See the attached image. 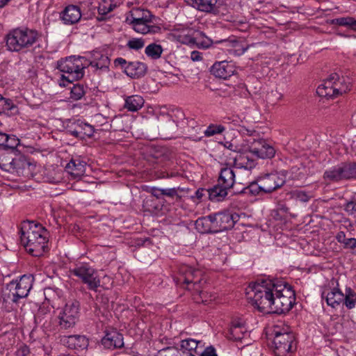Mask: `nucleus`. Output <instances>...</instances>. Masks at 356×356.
<instances>
[{"label":"nucleus","instance_id":"nucleus-7","mask_svg":"<svg viewBox=\"0 0 356 356\" xmlns=\"http://www.w3.org/2000/svg\"><path fill=\"white\" fill-rule=\"evenodd\" d=\"M323 177L331 181L356 179V162L341 163L326 170Z\"/></svg>","mask_w":356,"mask_h":356},{"label":"nucleus","instance_id":"nucleus-51","mask_svg":"<svg viewBox=\"0 0 356 356\" xmlns=\"http://www.w3.org/2000/svg\"><path fill=\"white\" fill-rule=\"evenodd\" d=\"M17 353L19 356H27L30 353V349L26 345H22L18 348Z\"/></svg>","mask_w":356,"mask_h":356},{"label":"nucleus","instance_id":"nucleus-27","mask_svg":"<svg viewBox=\"0 0 356 356\" xmlns=\"http://www.w3.org/2000/svg\"><path fill=\"white\" fill-rule=\"evenodd\" d=\"M192 6L202 12L211 13L214 10L217 0H186Z\"/></svg>","mask_w":356,"mask_h":356},{"label":"nucleus","instance_id":"nucleus-5","mask_svg":"<svg viewBox=\"0 0 356 356\" xmlns=\"http://www.w3.org/2000/svg\"><path fill=\"white\" fill-rule=\"evenodd\" d=\"M83 57L73 56L58 61L57 68L64 73L61 75V81L72 83L83 76Z\"/></svg>","mask_w":356,"mask_h":356},{"label":"nucleus","instance_id":"nucleus-61","mask_svg":"<svg viewBox=\"0 0 356 356\" xmlns=\"http://www.w3.org/2000/svg\"><path fill=\"white\" fill-rule=\"evenodd\" d=\"M227 148H228L230 150H232V151H236L234 147H236L235 146H234L233 144H232L231 143H229V142H227L226 143V145H225Z\"/></svg>","mask_w":356,"mask_h":356},{"label":"nucleus","instance_id":"nucleus-49","mask_svg":"<svg viewBox=\"0 0 356 356\" xmlns=\"http://www.w3.org/2000/svg\"><path fill=\"white\" fill-rule=\"evenodd\" d=\"M161 194L162 195H166L170 197H174L175 196H177V190L173 188H167V189H161Z\"/></svg>","mask_w":356,"mask_h":356},{"label":"nucleus","instance_id":"nucleus-33","mask_svg":"<svg viewBox=\"0 0 356 356\" xmlns=\"http://www.w3.org/2000/svg\"><path fill=\"white\" fill-rule=\"evenodd\" d=\"M162 122L161 129L164 131H175L177 129V124L169 114H162L161 115Z\"/></svg>","mask_w":356,"mask_h":356},{"label":"nucleus","instance_id":"nucleus-3","mask_svg":"<svg viewBox=\"0 0 356 356\" xmlns=\"http://www.w3.org/2000/svg\"><path fill=\"white\" fill-rule=\"evenodd\" d=\"M40 37V35L35 30L17 28L10 31L5 40L9 51L19 52L32 47Z\"/></svg>","mask_w":356,"mask_h":356},{"label":"nucleus","instance_id":"nucleus-58","mask_svg":"<svg viewBox=\"0 0 356 356\" xmlns=\"http://www.w3.org/2000/svg\"><path fill=\"white\" fill-rule=\"evenodd\" d=\"M150 193L154 197H156V198H160L162 195V194H161L160 188H152Z\"/></svg>","mask_w":356,"mask_h":356},{"label":"nucleus","instance_id":"nucleus-30","mask_svg":"<svg viewBox=\"0 0 356 356\" xmlns=\"http://www.w3.org/2000/svg\"><path fill=\"white\" fill-rule=\"evenodd\" d=\"M144 99L139 95H131L125 99L124 108L128 111L135 112L143 107Z\"/></svg>","mask_w":356,"mask_h":356},{"label":"nucleus","instance_id":"nucleus-53","mask_svg":"<svg viewBox=\"0 0 356 356\" xmlns=\"http://www.w3.org/2000/svg\"><path fill=\"white\" fill-rule=\"evenodd\" d=\"M346 211H356V200H351L345 206Z\"/></svg>","mask_w":356,"mask_h":356},{"label":"nucleus","instance_id":"nucleus-9","mask_svg":"<svg viewBox=\"0 0 356 356\" xmlns=\"http://www.w3.org/2000/svg\"><path fill=\"white\" fill-rule=\"evenodd\" d=\"M79 316V302H68L58 316L60 329L67 330L75 325Z\"/></svg>","mask_w":356,"mask_h":356},{"label":"nucleus","instance_id":"nucleus-48","mask_svg":"<svg viewBox=\"0 0 356 356\" xmlns=\"http://www.w3.org/2000/svg\"><path fill=\"white\" fill-rule=\"evenodd\" d=\"M351 17H339L334 20V23L339 26H350Z\"/></svg>","mask_w":356,"mask_h":356},{"label":"nucleus","instance_id":"nucleus-43","mask_svg":"<svg viewBox=\"0 0 356 356\" xmlns=\"http://www.w3.org/2000/svg\"><path fill=\"white\" fill-rule=\"evenodd\" d=\"M198 343V341L192 339L182 340L181 342V348L184 350L190 352V355H192L191 351L196 353Z\"/></svg>","mask_w":356,"mask_h":356},{"label":"nucleus","instance_id":"nucleus-28","mask_svg":"<svg viewBox=\"0 0 356 356\" xmlns=\"http://www.w3.org/2000/svg\"><path fill=\"white\" fill-rule=\"evenodd\" d=\"M234 166L238 168H244L245 170H251L256 165L255 160L250 158L248 156L239 154L234 159Z\"/></svg>","mask_w":356,"mask_h":356},{"label":"nucleus","instance_id":"nucleus-1","mask_svg":"<svg viewBox=\"0 0 356 356\" xmlns=\"http://www.w3.org/2000/svg\"><path fill=\"white\" fill-rule=\"evenodd\" d=\"M21 243L33 257H40L47 248V231L40 223L24 221L20 229Z\"/></svg>","mask_w":356,"mask_h":356},{"label":"nucleus","instance_id":"nucleus-26","mask_svg":"<svg viewBox=\"0 0 356 356\" xmlns=\"http://www.w3.org/2000/svg\"><path fill=\"white\" fill-rule=\"evenodd\" d=\"M227 188L218 183L213 187L207 189V195L210 200L213 202H220L225 199L227 195Z\"/></svg>","mask_w":356,"mask_h":356},{"label":"nucleus","instance_id":"nucleus-50","mask_svg":"<svg viewBox=\"0 0 356 356\" xmlns=\"http://www.w3.org/2000/svg\"><path fill=\"white\" fill-rule=\"evenodd\" d=\"M200 356H218V355L216 354L214 347L210 346L204 349V350L200 354Z\"/></svg>","mask_w":356,"mask_h":356},{"label":"nucleus","instance_id":"nucleus-23","mask_svg":"<svg viewBox=\"0 0 356 356\" xmlns=\"http://www.w3.org/2000/svg\"><path fill=\"white\" fill-rule=\"evenodd\" d=\"M195 229L201 233H215L216 228L212 214L199 218L195 223Z\"/></svg>","mask_w":356,"mask_h":356},{"label":"nucleus","instance_id":"nucleus-63","mask_svg":"<svg viewBox=\"0 0 356 356\" xmlns=\"http://www.w3.org/2000/svg\"><path fill=\"white\" fill-rule=\"evenodd\" d=\"M106 17H105V15H99V16L96 17V19L99 22L104 21V20H106Z\"/></svg>","mask_w":356,"mask_h":356},{"label":"nucleus","instance_id":"nucleus-13","mask_svg":"<svg viewBox=\"0 0 356 356\" xmlns=\"http://www.w3.org/2000/svg\"><path fill=\"white\" fill-rule=\"evenodd\" d=\"M259 178L265 193H270L283 186L286 183L285 176L277 172L266 174Z\"/></svg>","mask_w":356,"mask_h":356},{"label":"nucleus","instance_id":"nucleus-18","mask_svg":"<svg viewBox=\"0 0 356 356\" xmlns=\"http://www.w3.org/2000/svg\"><path fill=\"white\" fill-rule=\"evenodd\" d=\"M61 341L67 347L77 350L86 349L89 344L88 339L83 335L64 336Z\"/></svg>","mask_w":356,"mask_h":356},{"label":"nucleus","instance_id":"nucleus-59","mask_svg":"<svg viewBox=\"0 0 356 356\" xmlns=\"http://www.w3.org/2000/svg\"><path fill=\"white\" fill-rule=\"evenodd\" d=\"M337 238L339 243H343L344 242V240L346 239V236H345L344 232H340L339 233H338V234L337 236Z\"/></svg>","mask_w":356,"mask_h":356},{"label":"nucleus","instance_id":"nucleus-34","mask_svg":"<svg viewBox=\"0 0 356 356\" xmlns=\"http://www.w3.org/2000/svg\"><path fill=\"white\" fill-rule=\"evenodd\" d=\"M334 90L337 95H342L343 93L347 92L349 89V82L346 81V79L343 76L340 77L337 79L333 80Z\"/></svg>","mask_w":356,"mask_h":356},{"label":"nucleus","instance_id":"nucleus-52","mask_svg":"<svg viewBox=\"0 0 356 356\" xmlns=\"http://www.w3.org/2000/svg\"><path fill=\"white\" fill-rule=\"evenodd\" d=\"M151 17L152 15L150 14L149 11L144 10L141 17H138L136 19H141L143 21H144V22L149 23L152 22Z\"/></svg>","mask_w":356,"mask_h":356},{"label":"nucleus","instance_id":"nucleus-56","mask_svg":"<svg viewBox=\"0 0 356 356\" xmlns=\"http://www.w3.org/2000/svg\"><path fill=\"white\" fill-rule=\"evenodd\" d=\"M68 131L70 133V134L72 136H74L76 138H79V137L82 138L81 130H80V129L76 126L74 129H73V130L70 129Z\"/></svg>","mask_w":356,"mask_h":356},{"label":"nucleus","instance_id":"nucleus-42","mask_svg":"<svg viewBox=\"0 0 356 356\" xmlns=\"http://www.w3.org/2000/svg\"><path fill=\"white\" fill-rule=\"evenodd\" d=\"M86 91L83 85L74 84L71 88L70 97L74 100H79L85 95Z\"/></svg>","mask_w":356,"mask_h":356},{"label":"nucleus","instance_id":"nucleus-35","mask_svg":"<svg viewBox=\"0 0 356 356\" xmlns=\"http://www.w3.org/2000/svg\"><path fill=\"white\" fill-rule=\"evenodd\" d=\"M163 51L161 45L152 43L146 47L145 53L152 59L156 60L161 58Z\"/></svg>","mask_w":356,"mask_h":356},{"label":"nucleus","instance_id":"nucleus-29","mask_svg":"<svg viewBox=\"0 0 356 356\" xmlns=\"http://www.w3.org/2000/svg\"><path fill=\"white\" fill-rule=\"evenodd\" d=\"M110 65L109 58L100 53L94 54L93 60L90 62V65L96 68L97 70H105L108 69Z\"/></svg>","mask_w":356,"mask_h":356},{"label":"nucleus","instance_id":"nucleus-60","mask_svg":"<svg viewBox=\"0 0 356 356\" xmlns=\"http://www.w3.org/2000/svg\"><path fill=\"white\" fill-rule=\"evenodd\" d=\"M350 27L354 30H356V19H355L353 17H351Z\"/></svg>","mask_w":356,"mask_h":356},{"label":"nucleus","instance_id":"nucleus-38","mask_svg":"<svg viewBox=\"0 0 356 356\" xmlns=\"http://www.w3.org/2000/svg\"><path fill=\"white\" fill-rule=\"evenodd\" d=\"M343 302L348 309L355 307L356 303L355 293L350 288L346 289Z\"/></svg>","mask_w":356,"mask_h":356},{"label":"nucleus","instance_id":"nucleus-32","mask_svg":"<svg viewBox=\"0 0 356 356\" xmlns=\"http://www.w3.org/2000/svg\"><path fill=\"white\" fill-rule=\"evenodd\" d=\"M7 113L8 115H15L18 113V108L12 100L4 98L0 95V114Z\"/></svg>","mask_w":356,"mask_h":356},{"label":"nucleus","instance_id":"nucleus-41","mask_svg":"<svg viewBox=\"0 0 356 356\" xmlns=\"http://www.w3.org/2000/svg\"><path fill=\"white\" fill-rule=\"evenodd\" d=\"M74 124L78 127L80 130H81V136L83 138L85 136L91 137L94 134L93 127L83 122L78 120L76 122H74Z\"/></svg>","mask_w":356,"mask_h":356},{"label":"nucleus","instance_id":"nucleus-2","mask_svg":"<svg viewBox=\"0 0 356 356\" xmlns=\"http://www.w3.org/2000/svg\"><path fill=\"white\" fill-rule=\"evenodd\" d=\"M276 284L277 282L264 279L249 284L246 294L252 300L253 305L260 312L272 313Z\"/></svg>","mask_w":356,"mask_h":356},{"label":"nucleus","instance_id":"nucleus-11","mask_svg":"<svg viewBox=\"0 0 356 356\" xmlns=\"http://www.w3.org/2000/svg\"><path fill=\"white\" fill-rule=\"evenodd\" d=\"M294 336L291 332H276L273 339L275 356H288L292 351Z\"/></svg>","mask_w":356,"mask_h":356},{"label":"nucleus","instance_id":"nucleus-57","mask_svg":"<svg viewBox=\"0 0 356 356\" xmlns=\"http://www.w3.org/2000/svg\"><path fill=\"white\" fill-rule=\"evenodd\" d=\"M143 10H144L143 9L138 8V9H135L133 11H131V16L132 19H134V18H137L138 17H141Z\"/></svg>","mask_w":356,"mask_h":356},{"label":"nucleus","instance_id":"nucleus-14","mask_svg":"<svg viewBox=\"0 0 356 356\" xmlns=\"http://www.w3.org/2000/svg\"><path fill=\"white\" fill-rule=\"evenodd\" d=\"M250 152L260 159H271L275 156V150L273 146L268 144L264 139H254L251 143Z\"/></svg>","mask_w":356,"mask_h":356},{"label":"nucleus","instance_id":"nucleus-24","mask_svg":"<svg viewBox=\"0 0 356 356\" xmlns=\"http://www.w3.org/2000/svg\"><path fill=\"white\" fill-rule=\"evenodd\" d=\"M322 298H325L326 302L329 306L334 308L343 302L344 294L338 288L335 287L327 293L323 291L322 293Z\"/></svg>","mask_w":356,"mask_h":356},{"label":"nucleus","instance_id":"nucleus-22","mask_svg":"<svg viewBox=\"0 0 356 356\" xmlns=\"http://www.w3.org/2000/svg\"><path fill=\"white\" fill-rule=\"evenodd\" d=\"M218 183L230 189L235 183V172L232 168L225 167L220 170Z\"/></svg>","mask_w":356,"mask_h":356},{"label":"nucleus","instance_id":"nucleus-6","mask_svg":"<svg viewBox=\"0 0 356 356\" xmlns=\"http://www.w3.org/2000/svg\"><path fill=\"white\" fill-rule=\"evenodd\" d=\"M33 280V275H24L19 280L10 282L6 289L9 292L3 294V300L17 302L19 299L26 298L32 288Z\"/></svg>","mask_w":356,"mask_h":356},{"label":"nucleus","instance_id":"nucleus-31","mask_svg":"<svg viewBox=\"0 0 356 356\" xmlns=\"http://www.w3.org/2000/svg\"><path fill=\"white\" fill-rule=\"evenodd\" d=\"M19 144V140L15 136H9L3 132L0 134V146H3L4 149L14 151Z\"/></svg>","mask_w":356,"mask_h":356},{"label":"nucleus","instance_id":"nucleus-40","mask_svg":"<svg viewBox=\"0 0 356 356\" xmlns=\"http://www.w3.org/2000/svg\"><path fill=\"white\" fill-rule=\"evenodd\" d=\"M225 130V127L221 124H211L204 131V136L211 137L216 134H220Z\"/></svg>","mask_w":356,"mask_h":356},{"label":"nucleus","instance_id":"nucleus-16","mask_svg":"<svg viewBox=\"0 0 356 356\" xmlns=\"http://www.w3.org/2000/svg\"><path fill=\"white\" fill-rule=\"evenodd\" d=\"M102 345L106 348H120L123 347V336L117 330L113 329L106 332L102 339Z\"/></svg>","mask_w":356,"mask_h":356},{"label":"nucleus","instance_id":"nucleus-55","mask_svg":"<svg viewBox=\"0 0 356 356\" xmlns=\"http://www.w3.org/2000/svg\"><path fill=\"white\" fill-rule=\"evenodd\" d=\"M206 194L207 195V190L204 188H199L195 192V197L197 199L200 200Z\"/></svg>","mask_w":356,"mask_h":356},{"label":"nucleus","instance_id":"nucleus-17","mask_svg":"<svg viewBox=\"0 0 356 356\" xmlns=\"http://www.w3.org/2000/svg\"><path fill=\"white\" fill-rule=\"evenodd\" d=\"M234 65L226 60L215 63L211 69V72L216 77L227 79L234 73Z\"/></svg>","mask_w":356,"mask_h":356},{"label":"nucleus","instance_id":"nucleus-19","mask_svg":"<svg viewBox=\"0 0 356 356\" xmlns=\"http://www.w3.org/2000/svg\"><path fill=\"white\" fill-rule=\"evenodd\" d=\"M339 74L337 73H332L330 75L329 78L323 81V83L319 85L316 89V93L320 97H337L335 90L333 87V80L337 79Z\"/></svg>","mask_w":356,"mask_h":356},{"label":"nucleus","instance_id":"nucleus-8","mask_svg":"<svg viewBox=\"0 0 356 356\" xmlns=\"http://www.w3.org/2000/svg\"><path fill=\"white\" fill-rule=\"evenodd\" d=\"M71 273L79 277L84 284H87L90 290L97 291L99 286L105 289L110 288V286H104L100 284V280L97 276V271L88 264H83L75 267L71 270Z\"/></svg>","mask_w":356,"mask_h":356},{"label":"nucleus","instance_id":"nucleus-45","mask_svg":"<svg viewBox=\"0 0 356 356\" xmlns=\"http://www.w3.org/2000/svg\"><path fill=\"white\" fill-rule=\"evenodd\" d=\"M190 44H195L198 48L207 49L211 46L212 41L206 38L202 41H200L197 38H190L188 41Z\"/></svg>","mask_w":356,"mask_h":356},{"label":"nucleus","instance_id":"nucleus-64","mask_svg":"<svg viewBox=\"0 0 356 356\" xmlns=\"http://www.w3.org/2000/svg\"><path fill=\"white\" fill-rule=\"evenodd\" d=\"M9 0H0V8H3L8 3Z\"/></svg>","mask_w":356,"mask_h":356},{"label":"nucleus","instance_id":"nucleus-15","mask_svg":"<svg viewBox=\"0 0 356 356\" xmlns=\"http://www.w3.org/2000/svg\"><path fill=\"white\" fill-rule=\"evenodd\" d=\"M180 277L178 278L180 282H183L187 285L193 284V289L197 291L199 289L196 287L201 282L200 276L202 273L199 270L194 269L188 266H183L180 268Z\"/></svg>","mask_w":356,"mask_h":356},{"label":"nucleus","instance_id":"nucleus-25","mask_svg":"<svg viewBox=\"0 0 356 356\" xmlns=\"http://www.w3.org/2000/svg\"><path fill=\"white\" fill-rule=\"evenodd\" d=\"M133 25L134 29L140 33H156L160 31L161 28L158 26H149L146 22H144L141 19H131V22Z\"/></svg>","mask_w":356,"mask_h":356},{"label":"nucleus","instance_id":"nucleus-37","mask_svg":"<svg viewBox=\"0 0 356 356\" xmlns=\"http://www.w3.org/2000/svg\"><path fill=\"white\" fill-rule=\"evenodd\" d=\"M291 197L296 201L307 202L312 197V195L301 190H293L290 193Z\"/></svg>","mask_w":356,"mask_h":356},{"label":"nucleus","instance_id":"nucleus-54","mask_svg":"<svg viewBox=\"0 0 356 356\" xmlns=\"http://www.w3.org/2000/svg\"><path fill=\"white\" fill-rule=\"evenodd\" d=\"M191 58L193 61L202 60L201 53L197 51H193L191 54Z\"/></svg>","mask_w":356,"mask_h":356},{"label":"nucleus","instance_id":"nucleus-12","mask_svg":"<svg viewBox=\"0 0 356 356\" xmlns=\"http://www.w3.org/2000/svg\"><path fill=\"white\" fill-rule=\"evenodd\" d=\"M216 232H222L232 229L239 220V215L229 211H224L212 214Z\"/></svg>","mask_w":356,"mask_h":356},{"label":"nucleus","instance_id":"nucleus-36","mask_svg":"<svg viewBox=\"0 0 356 356\" xmlns=\"http://www.w3.org/2000/svg\"><path fill=\"white\" fill-rule=\"evenodd\" d=\"M245 332V330L241 323H234L229 330V339L235 341H240L243 339Z\"/></svg>","mask_w":356,"mask_h":356},{"label":"nucleus","instance_id":"nucleus-20","mask_svg":"<svg viewBox=\"0 0 356 356\" xmlns=\"http://www.w3.org/2000/svg\"><path fill=\"white\" fill-rule=\"evenodd\" d=\"M81 16L79 8L74 5L67 6L61 13V19L65 24H74L78 22Z\"/></svg>","mask_w":356,"mask_h":356},{"label":"nucleus","instance_id":"nucleus-44","mask_svg":"<svg viewBox=\"0 0 356 356\" xmlns=\"http://www.w3.org/2000/svg\"><path fill=\"white\" fill-rule=\"evenodd\" d=\"M156 356H181V355L177 348L169 346L159 350Z\"/></svg>","mask_w":356,"mask_h":356},{"label":"nucleus","instance_id":"nucleus-39","mask_svg":"<svg viewBox=\"0 0 356 356\" xmlns=\"http://www.w3.org/2000/svg\"><path fill=\"white\" fill-rule=\"evenodd\" d=\"M245 190H248L249 193L254 195L266 194L264 188L261 184L260 178L256 181L252 182L248 187L245 188Z\"/></svg>","mask_w":356,"mask_h":356},{"label":"nucleus","instance_id":"nucleus-10","mask_svg":"<svg viewBox=\"0 0 356 356\" xmlns=\"http://www.w3.org/2000/svg\"><path fill=\"white\" fill-rule=\"evenodd\" d=\"M114 65L116 67L120 66L124 70V72L128 76L133 79H138L145 76L147 70L146 64L139 61L127 63L123 58H115L114 60Z\"/></svg>","mask_w":356,"mask_h":356},{"label":"nucleus","instance_id":"nucleus-47","mask_svg":"<svg viewBox=\"0 0 356 356\" xmlns=\"http://www.w3.org/2000/svg\"><path fill=\"white\" fill-rule=\"evenodd\" d=\"M115 7L116 6L113 3H110L108 6L106 5V2L100 3L97 9L99 15H106L113 11Z\"/></svg>","mask_w":356,"mask_h":356},{"label":"nucleus","instance_id":"nucleus-62","mask_svg":"<svg viewBox=\"0 0 356 356\" xmlns=\"http://www.w3.org/2000/svg\"><path fill=\"white\" fill-rule=\"evenodd\" d=\"M279 209L281 211H283L284 212H287L289 210V208L286 205L282 204V205H280Z\"/></svg>","mask_w":356,"mask_h":356},{"label":"nucleus","instance_id":"nucleus-21","mask_svg":"<svg viewBox=\"0 0 356 356\" xmlns=\"http://www.w3.org/2000/svg\"><path fill=\"white\" fill-rule=\"evenodd\" d=\"M65 170L74 178H81L86 172V163L79 159H71L66 165Z\"/></svg>","mask_w":356,"mask_h":356},{"label":"nucleus","instance_id":"nucleus-46","mask_svg":"<svg viewBox=\"0 0 356 356\" xmlns=\"http://www.w3.org/2000/svg\"><path fill=\"white\" fill-rule=\"evenodd\" d=\"M145 45V40L142 38H133L129 40L127 44V46L134 50H139L142 49Z\"/></svg>","mask_w":356,"mask_h":356},{"label":"nucleus","instance_id":"nucleus-4","mask_svg":"<svg viewBox=\"0 0 356 356\" xmlns=\"http://www.w3.org/2000/svg\"><path fill=\"white\" fill-rule=\"evenodd\" d=\"M295 301V291L291 286L284 282H277L272 313L281 314L288 312L293 307Z\"/></svg>","mask_w":356,"mask_h":356}]
</instances>
